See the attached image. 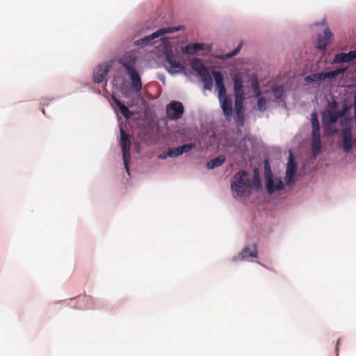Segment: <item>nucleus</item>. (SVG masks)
Returning a JSON list of instances; mask_svg holds the SVG:
<instances>
[{
  "instance_id": "obj_24",
  "label": "nucleus",
  "mask_w": 356,
  "mask_h": 356,
  "mask_svg": "<svg viewBox=\"0 0 356 356\" xmlns=\"http://www.w3.org/2000/svg\"><path fill=\"white\" fill-rule=\"evenodd\" d=\"M200 78H201L202 82L204 83V89L207 90H211L212 88V86H213V81H212V78H211L210 74L209 73V72H207L204 74L200 76Z\"/></svg>"
},
{
  "instance_id": "obj_34",
  "label": "nucleus",
  "mask_w": 356,
  "mask_h": 356,
  "mask_svg": "<svg viewBox=\"0 0 356 356\" xmlns=\"http://www.w3.org/2000/svg\"><path fill=\"white\" fill-rule=\"evenodd\" d=\"M320 136V126L312 127V137H319Z\"/></svg>"
},
{
  "instance_id": "obj_1",
  "label": "nucleus",
  "mask_w": 356,
  "mask_h": 356,
  "mask_svg": "<svg viewBox=\"0 0 356 356\" xmlns=\"http://www.w3.org/2000/svg\"><path fill=\"white\" fill-rule=\"evenodd\" d=\"M248 177V173L244 170H240L234 175L231 187L237 196L241 197L250 193L252 184Z\"/></svg>"
},
{
  "instance_id": "obj_20",
  "label": "nucleus",
  "mask_w": 356,
  "mask_h": 356,
  "mask_svg": "<svg viewBox=\"0 0 356 356\" xmlns=\"http://www.w3.org/2000/svg\"><path fill=\"white\" fill-rule=\"evenodd\" d=\"M113 102L119 107V109L120 111V113L122 115L127 119H129L131 117L133 113L129 111L128 107H127L125 105H124L119 99H118L116 97H113Z\"/></svg>"
},
{
  "instance_id": "obj_2",
  "label": "nucleus",
  "mask_w": 356,
  "mask_h": 356,
  "mask_svg": "<svg viewBox=\"0 0 356 356\" xmlns=\"http://www.w3.org/2000/svg\"><path fill=\"white\" fill-rule=\"evenodd\" d=\"M264 176L266 179V191L269 194H273L275 191H279L284 188V186L280 178L273 179L268 161H266L264 163Z\"/></svg>"
},
{
  "instance_id": "obj_7",
  "label": "nucleus",
  "mask_w": 356,
  "mask_h": 356,
  "mask_svg": "<svg viewBox=\"0 0 356 356\" xmlns=\"http://www.w3.org/2000/svg\"><path fill=\"white\" fill-rule=\"evenodd\" d=\"M165 68L167 70L172 73V71L169 69H183L184 66L177 60V58L172 50H166L165 51Z\"/></svg>"
},
{
  "instance_id": "obj_15",
  "label": "nucleus",
  "mask_w": 356,
  "mask_h": 356,
  "mask_svg": "<svg viewBox=\"0 0 356 356\" xmlns=\"http://www.w3.org/2000/svg\"><path fill=\"white\" fill-rule=\"evenodd\" d=\"M212 75L215 80L216 86L218 90V96L226 95V88L224 85V80L222 74L219 71H212Z\"/></svg>"
},
{
  "instance_id": "obj_9",
  "label": "nucleus",
  "mask_w": 356,
  "mask_h": 356,
  "mask_svg": "<svg viewBox=\"0 0 356 356\" xmlns=\"http://www.w3.org/2000/svg\"><path fill=\"white\" fill-rule=\"evenodd\" d=\"M297 165L293 160V155L291 154L287 163L286 171V182L288 185H291L294 182V176L296 173Z\"/></svg>"
},
{
  "instance_id": "obj_11",
  "label": "nucleus",
  "mask_w": 356,
  "mask_h": 356,
  "mask_svg": "<svg viewBox=\"0 0 356 356\" xmlns=\"http://www.w3.org/2000/svg\"><path fill=\"white\" fill-rule=\"evenodd\" d=\"M332 33H331L328 28H326L324 30L323 37L318 35V42L316 43L317 48L325 52L327 44L332 40Z\"/></svg>"
},
{
  "instance_id": "obj_27",
  "label": "nucleus",
  "mask_w": 356,
  "mask_h": 356,
  "mask_svg": "<svg viewBox=\"0 0 356 356\" xmlns=\"http://www.w3.org/2000/svg\"><path fill=\"white\" fill-rule=\"evenodd\" d=\"M251 184L256 188H259L261 187V180L259 178V173L257 169L254 170L253 179Z\"/></svg>"
},
{
  "instance_id": "obj_13",
  "label": "nucleus",
  "mask_w": 356,
  "mask_h": 356,
  "mask_svg": "<svg viewBox=\"0 0 356 356\" xmlns=\"http://www.w3.org/2000/svg\"><path fill=\"white\" fill-rule=\"evenodd\" d=\"M131 81V88L134 91L138 93L142 89V82L140 76L136 70L127 72Z\"/></svg>"
},
{
  "instance_id": "obj_17",
  "label": "nucleus",
  "mask_w": 356,
  "mask_h": 356,
  "mask_svg": "<svg viewBox=\"0 0 356 356\" xmlns=\"http://www.w3.org/2000/svg\"><path fill=\"white\" fill-rule=\"evenodd\" d=\"M204 49V44L202 43H193L187 44L183 51L185 54H194L196 52H198Z\"/></svg>"
},
{
  "instance_id": "obj_29",
  "label": "nucleus",
  "mask_w": 356,
  "mask_h": 356,
  "mask_svg": "<svg viewBox=\"0 0 356 356\" xmlns=\"http://www.w3.org/2000/svg\"><path fill=\"white\" fill-rule=\"evenodd\" d=\"M179 147L180 149L181 154H183L184 153L188 152L193 148H195L196 147V145H195V143H188V144H184L183 145H180Z\"/></svg>"
},
{
  "instance_id": "obj_21",
  "label": "nucleus",
  "mask_w": 356,
  "mask_h": 356,
  "mask_svg": "<svg viewBox=\"0 0 356 356\" xmlns=\"http://www.w3.org/2000/svg\"><path fill=\"white\" fill-rule=\"evenodd\" d=\"M225 161V156L223 155H220V156L211 159L210 161L207 162V168L208 169H213L215 168L222 165Z\"/></svg>"
},
{
  "instance_id": "obj_22",
  "label": "nucleus",
  "mask_w": 356,
  "mask_h": 356,
  "mask_svg": "<svg viewBox=\"0 0 356 356\" xmlns=\"http://www.w3.org/2000/svg\"><path fill=\"white\" fill-rule=\"evenodd\" d=\"M312 149L313 156L316 157L321 153V136L312 137Z\"/></svg>"
},
{
  "instance_id": "obj_19",
  "label": "nucleus",
  "mask_w": 356,
  "mask_h": 356,
  "mask_svg": "<svg viewBox=\"0 0 356 356\" xmlns=\"http://www.w3.org/2000/svg\"><path fill=\"white\" fill-rule=\"evenodd\" d=\"M234 96H245L243 81L237 76L234 78Z\"/></svg>"
},
{
  "instance_id": "obj_10",
  "label": "nucleus",
  "mask_w": 356,
  "mask_h": 356,
  "mask_svg": "<svg viewBox=\"0 0 356 356\" xmlns=\"http://www.w3.org/2000/svg\"><path fill=\"white\" fill-rule=\"evenodd\" d=\"M218 99L224 115L227 118L230 117L233 111L232 99L227 96V94L223 96H218Z\"/></svg>"
},
{
  "instance_id": "obj_3",
  "label": "nucleus",
  "mask_w": 356,
  "mask_h": 356,
  "mask_svg": "<svg viewBox=\"0 0 356 356\" xmlns=\"http://www.w3.org/2000/svg\"><path fill=\"white\" fill-rule=\"evenodd\" d=\"M346 68H338L332 72H321L307 75L305 81L308 83H318L325 79L332 80L341 74H343Z\"/></svg>"
},
{
  "instance_id": "obj_28",
  "label": "nucleus",
  "mask_w": 356,
  "mask_h": 356,
  "mask_svg": "<svg viewBox=\"0 0 356 356\" xmlns=\"http://www.w3.org/2000/svg\"><path fill=\"white\" fill-rule=\"evenodd\" d=\"M180 155L181 154L179 146L177 147L168 148L166 152V156L169 157H177Z\"/></svg>"
},
{
  "instance_id": "obj_33",
  "label": "nucleus",
  "mask_w": 356,
  "mask_h": 356,
  "mask_svg": "<svg viewBox=\"0 0 356 356\" xmlns=\"http://www.w3.org/2000/svg\"><path fill=\"white\" fill-rule=\"evenodd\" d=\"M236 122L238 126H243L244 123L243 112H240V114H236Z\"/></svg>"
},
{
  "instance_id": "obj_31",
  "label": "nucleus",
  "mask_w": 356,
  "mask_h": 356,
  "mask_svg": "<svg viewBox=\"0 0 356 356\" xmlns=\"http://www.w3.org/2000/svg\"><path fill=\"white\" fill-rule=\"evenodd\" d=\"M311 121H312V127H316V126H320L319 124V121H318V115L316 113V111L313 112L312 113V118H311Z\"/></svg>"
},
{
  "instance_id": "obj_26",
  "label": "nucleus",
  "mask_w": 356,
  "mask_h": 356,
  "mask_svg": "<svg viewBox=\"0 0 356 356\" xmlns=\"http://www.w3.org/2000/svg\"><path fill=\"white\" fill-rule=\"evenodd\" d=\"M245 99V96H235V111L236 114H240L243 111V103Z\"/></svg>"
},
{
  "instance_id": "obj_8",
  "label": "nucleus",
  "mask_w": 356,
  "mask_h": 356,
  "mask_svg": "<svg viewBox=\"0 0 356 356\" xmlns=\"http://www.w3.org/2000/svg\"><path fill=\"white\" fill-rule=\"evenodd\" d=\"M110 70V66L108 65H99L93 72V81L95 83L103 82Z\"/></svg>"
},
{
  "instance_id": "obj_18",
  "label": "nucleus",
  "mask_w": 356,
  "mask_h": 356,
  "mask_svg": "<svg viewBox=\"0 0 356 356\" xmlns=\"http://www.w3.org/2000/svg\"><path fill=\"white\" fill-rule=\"evenodd\" d=\"M240 257L241 259H244L248 257L252 258H257L258 257L257 247L254 244L252 246V249L251 250L249 247H245L243 249L241 252L240 253Z\"/></svg>"
},
{
  "instance_id": "obj_25",
  "label": "nucleus",
  "mask_w": 356,
  "mask_h": 356,
  "mask_svg": "<svg viewBox=\"0 0 356 356\" xmlns=\"http://www.w3.org/2000/svg\"><path fill=\"white\" fill-rule=\"evenodd\" d=\"M250 83L251 86L252 88L253 92L255 94L256 97H259L261 94L259 89V83L258 81V77L256 74H252L250 77Z\"/></svg>"
},
{
  "instance_id": "obj_32",
  "label": "nucleus",
  "mask_w": 356,
  "mask_h": 356,
  "mask_svg": "<svg viewBox=\"0 0 356 356\" xmlns=\"http://www.w3.org/2000/svg\"><path fill=\"white\" fill-rule=\"evenodd\" d=\"M241 50V46L239 45L238 47H236L235 49H234L233 51H230L229 53L228 54H226L225 56H224V58H230L232 57H234V56H236V54H238V53Z\"/></svg>"
},
{
  "instance_id": "obj_35",
  "label": "nucleus",
  "mask_w": 356,
  "mask_h": 356,
  "mask_svg": "<svg viewBox=\"0 0 356 356\" xmlns=\"http://www.w3.org/2000/svg\"><path fill=\"white\" fill-rule=\"evenodd\" d=\"M339 340H338V341H337V347H336V350H337V352L338 351V345H339Z\"/></svg>"
},
{
  "instance_id": "obj_12",
  "label": "nucleus",
  "mask_w": 356,
  "mask_h": 356,
  "mask_svg": "<svg viewBox=\"0 0 356 356\" xmlns=\"http://www.w3.org/2000/svg\"><path fill=\"white\" fill-rule=\"evenodd\" d=\"M354 59H356V50L348 53H339L335 55L332 64L348 63Z\"/></svg>"
},
{
  "instance_id": "obj_16",
  "label": "nucleus",
  "mask_w": 356,
  "mask_h": 356,
  "mask_svg": "<svg viewBox=\"0 0 356 356\" xmlns=\"http://www.w3.org/2000/svg\"><path fill=\"white\" fill-rule=\"evenodd\" d=\"M191 68L195 71L200 76L208 72V70L200 58H195L192 60Z\"/></svg>"
},
{
  "instance_id": "obj_23",
  "label": "nucleus",
  "mask_w": 356,
  "mask_h": 356,
  "mask_svg": "<svg viewBox=\"0 0 356 356\" xmlns=\"http://www.w3.org/2000/svg\"><path fill=\"white\" fill-rule=\"evenodd\" d=\"M273 95L276 100L284 101V90L282 86H275L272 88Z\"/></svg>"
},
{
  "instance_id": "obj_14",
  "label": "nucleus",
  "mask_w": 356,
  "mask_h": 356,
  "mask_svg": "<svg viewBox=\"0 0 356 356\" xmlns=\"http://www.w3.org/2000/svg\"><path fill=\"white\" fill-rule=\"evenodd\" d=\"M136 61V60L135 56L131 54H129L121 58L120 63L125 68L126 72H129L136 70L135 67Z\"/></svg>"
},
{
  "instance_id": "obj_6",
  "label": "nucleus",
  "mask_w": 356,
  "mask_h": 356,
  "mask_svg": "<svg viewBox=\"0 0 356 356\" xmlns=\"http://www.w3.org/2000/svg\"><path fill=\"white\" fill-rule=\"evenodd\" d=\"M184 112L183 104L179 102H171L167 106L166 113L170 120H177L180 119Z\"/></svg>"
},
{
  "instance_id": "obj_30",
  "label": "nucleus",
  "mask_w": 356,
  "mask_h": 356,
  "mask_svg": "<svg viewBox=\"0 0 356 356\" xmlns=\"http://www.w3.org/2000/svg\"><path fill=\"white\" fill-rule=\"evenodd\" d=\"M257 107L260 111H264L266 109V99L263 97H257Z\"/></svg>"
},
{
  "instance_id": "obj_4",
  "label": "nucleus",
  "mask_w": 356,
  "mask_h": 356,
  "mask_svg": "<svg viewBox=\"0 0 356 356\" xmlns=\"http://www.w3.org/2000/svg\"><path fill=\"white\" fill-rule=\"evenodd\" d=\"M120 146L122 151L123 154V161L124 164V167L127 173L130 174L129 162L130 161L131 154H130V146L131 142L129 138V135L127 134L122 128L120 129Z\"/></svg>"
},
{
  "instance_id": "obj_5",
  "label": "nucleus",
  "mask_w": 356,
  "mask_h": 356,
  "mask_svg": "<svg viewBox=\"0 0 356 356\" xmlns=\"http://www.w3.org/2000/svg\"><path fill=\"white\" fill-rule=\"evenodd\" d=\"M179 30H180V28L177 27V26H172V27L170 26V27L159 29V30L154 32L153 33H152L149 35L145 36L144 38H143L140 40H136L135 42V44L145 46V45L151 43V42L152 40H154L155 38H159V36L163 35L166 33H174Z\"/></svg>"
},
{
  "instance_id": "obj_36",
  "label": "nucleus",
  "mask_w": 356,
  "mask_h": 356,
  "mask_svg": "<svg viewBox=\"0 0 356 356\" xmlns=\"http://www.w3.org/2000/svg\"><path fill=\"white\" fill-rule=\"evenodd\" d=\"M159 157L161 158V159H165L166 157V156H159Z\"/></svg>"
}]
</instances>
